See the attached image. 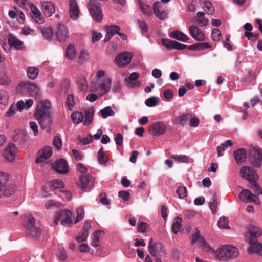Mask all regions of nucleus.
<instances>
[{
    "instance_id": "nucleus-62",
    "label": "nucleus",
    "mask_w": 262,
    "mask_h": 262,
    "mask_svg": "<svg viewBox=\"0 0 262 262\" xmlns=\"http://www.w3.org/2000/svg\"><path fill=\"white\" fill-rule=\"evenodd\" d=\"M54 146L57 149H60L62 146L61 139L58 136H55L53 140Z\"/></svg>"
},
{
    "instance_id": "nucleus-16",
    "label": "nucleus",
    "mask_w": 262,
    "mask_h": 262,
    "mask_svg": "<svg viewBox=\"0 0 262 262\" xmlns=\"http://www.w3.org/2000/svg\"><path fill=\"white\" fill-rule=\"evenodd\" d=\"M41 10L43 14L47 17L51 16L55 11L54 4L49 1H40Z\"/></svg>"
},
{
    "instance_id": "nucleus-5",
    "label": "nucleus",
    "mask_w": 262,
    "mask_h": 262,
    "mask_svg": "<svg viewBox=\"0 0 262 262\" xmlns=\"http://www.w3.org/2000/svg\"><path fill=\"white\" fill-rule=\"evenodd\" d=\"M88 7L91 16L95 20L100 21L102 20L101 6L97 0H90Z\"/></svg>"
},
{
    "instance_id": "nucleus-45",
    "label": "nucleus",
    "mask_w": 262,
    "mask_h": 262,
    "mask_svg": "<svg viewBox=\"0 0 262 262\" xmlns=\"http://www.w3.org/2000/svg\"><path fill=\"white\" fill-rule=\"evenodd\" d=\"M211 47V45L207 42L199 43L191 46V49L193 50H203Z\"/></svg>"
},
{
    "instance_id": "nucleus-19",
    "label": "nucleus",
    "mask_w": 262,
    "mask_h": 262,
    "mask_svg": "<svg viewBox=\"0 0 262 262\" xmlns=\"http://www.w3.org/2000/svg\"><path fill=\"white\" fill-rule=\"evenodd\" d=\"M53 154L52 148L50 146H46L42 148L39 152L38 157L36 160L37 163L43 162L49 159Z\"/></svg>"
},
{
    "instance_id": "nucleus-39",
    "label": "nucleus",
    "mask_w": 262,
    "mask_h": 262,
    "mask_svg": "<svg viewBox=\"0 0 262 262\" xmlns=\"http://www.w3.org/2000/svg\"><path fill=\"white\" fill-rule=\"evenodd\" d=\"M97 160L99 163L101 165L105 164L108 162V158L105 156L103 147H101L98 151Z\"/></svg>"
},
{
    "instance_id": "nucleus-56",
    "label": "nucleus",
    "mask_w": 262,
    "mask_h": 262,
    "mask_svg": "<svg viewBox=\"0 0 262 262\" xmlns=\"http://www.w3.org/2000/svg\"><path fill=\"white\" fill-rule=\"evenodd\" d=\"M16 106L13 103L12 104L8 110L5 113V116L7 117H10L14 115L16 112Z\"/></svg>"
},
{
    "instance_id": "nucleus-63",
    "label": "nucleus",
    "mask_w": 262,
    "mask_h": 262,
    "mask_svg": "<svg viewBox=\"0 0 262 262\" xmlns=\"http://www.w3.org/2000/svg\"><path fill=\"white\" fill-rule=\"evenodd\" d=\"M119 196L124 201H127L130 198V194L128 192L125 191H121L118 193Z\"/></svg>"
},
{
    "instance_id": "nucleus-25",
    "label": "nucleus",
    "mask_w": 262,
    "mask_h": 262,
    "mask_svg": "<svg viewBox=\"0 0 262 262\" xmlns=\"http://www.w3.org/2000/svg\"><path fill=\"white\" fill-rule=\"evenodd\" d=\"M247 234L249 235V240L255 239V241L262 235V230L258 226L251 225L250 226Z\"/></svg>"
},
{
    "instance_id": "nucleus-9",
    "label": "nucleus",
    "mask_w": 262,
    "mask_h": 262,
    "mask_svg": "<svg viewBox=\"0 0 262 262\" xmlns=\"http://www.w3.org/2000/svg\"><path fill=\"white\" fill-rule=\"evenodd\" d=\"M249 161L254 166L260 167L262 163V151L260 149L253 148L249 152Z\"/></svg>"
},
{
    "instance_id": "nucleus-18",
    "label": "nucleus",
    "mask_w": 262,
    "mask_h": 262,
    "mask_svg": "<svg viewBox=\"0 0 262 262\" xmlns=\"http://www.w3.org/2000/svg\"><path fill=\"white\" fill-rule=\"evenodd\" d=\"M16 153V147L14 144L10 143L7 146L4 151L5 159L9 162L14 160Z\"/></svg>"
},
{
    "instance_id": "nucleus-33",
    "label": "nucleus",
    "mask_w": 262,
    "mask_h": 262,
    "mask_svg": "<svg viewBox=\"0 0 262 262\" xmlns=\"http://www.w3.org/2000/svg\"><path fill=\"white\" fill-rule=\"evenodd\" d=\"M89 184V179L87 175H83L80 177L79 181L77 183V186L81 190L85 191Z\"/></svg>"
},
{
    "instance_id": "nucleus-60",
    "label": "nucleus",
    "mask_w": 262,
    "mask_h": 262,
    "mask_svg": "<svg viewBox=\"0 0 262 262\" xmlns=\"http://www.w3.org/2000/svg\"><path fill=\"white\" fill-rule=\"evenodd\" d=\"M88 236L89 233H87L85 232H82L81 235H78L76 237V239L78 243H81L82 242L86 241Z\"/></svg>"
},
{
    "instance_id": "nucleus-29",
    "label": "nucleus",
    "mask_w": 262,
    "mask_h": 262,
    "mask_svg": "<svg viewBox=\"0 0 262 262\" xmlns=\"http://www.w3.org/2000/svg\"><path fill=\"white\" fill-rule=\"evenodd\" d=\"M169 36L171 38L175 39L182 42H187L188 40L189 39L188 36L178 31L171 32L169 34Z\"/></svg>"
},
{
    "instance_id": "nucleus-38",
    "label": "nucleus",
    "mask_w": 262,
    "mask_h": 262,
    "mask_svg": "<svg viewBox=\"0 0 262 262\" xmlns=\"http://www.w3.org/2000/svg\"><path fill=\"white\" fill-rule=\"evenodd\" d=\"M73 122L74 124H79L83 120V115L81 112H74L71 116Z\"/></svg>"
},
{
    "instance_id": "nucleus-23",
    "label": "nucleus",
    "mask_w": 262,
    "mask_h": 262,
    "mask_svg": "<svg viewBox=\"0 0 262 262\" xmlns=\"http://www.w3.org/2000/svg\"><path fill=\"white\" fill-rule=\"evenodd\" d=\"M189 33L191 36L197 41H203L205 39L204 33L196 26L189 27Z\"/></svg>"
},
{
    "instance_id": "nucleus-49",
    "label": "nucleus",
    "mask_w": 262,
    "mask_h": 262,
    "mask_svg": "<svg viewBox=\"0 0 262 262\" xmlns=\"http://www.w3.org/2000/svg\"><path fill=\"white\" fill-rule=\"evenodd\" d=\"M50 186L53 189H60L63 187V183L59 179H55L51 182Z\"/></svg>"
},
{
    "instance_id": "nucleus-52",
    "label": "nucleus",
    "mask_w": 262,
    "mask_h": 262,
    "mask_svg": "<svg viewBox=\"0 0 262 262\" xmlns=\"http://www.w3.org/2000/svg\"><path fill=\"white\" fill-rule=\"evenodd\" d=\"M222 36L221 31L217 28L213 29L212 32V38L215 41H219L220 40Z\"/></svg>"
},
{
    "instance_id": "nucleus-30",
    "label": "nucleus",
    "mask_w": 262,
    "mask_h": 262,
    "mask_svg": "<svg viewBox=\"0 0 262 262\" xmlns=\"http://www.w3.org/2000/svg\"><path fill=\"white\" fill-rule=\"evenodd\" d=\"M138 5L142 13L146 16H150L152 14V10L146 3L141 0H137Z\"/></svg>"
},
{
    "instance_id": "nucleus-17",
    "label": "nucleus",
    "mask_w": 262,
    "mask_h": 262,
    "mask_svg": "<svg viewBox=\"0 0 262 262\" xmlns=\"http://www.w3.org/2000/svg\"><path fill=\"white\" fill-rule=\"evenodd\" d=\"M239 199L244 202L258 203V199L255 194L247 189H243L239 194Z\"/></svg>"
},
{
    "instance_id": "nucleus-11",
    "label": "nucleus",
    "mask_w": 262,
    "mask_h": 262,
    "mask_svg": "<svg viewBox=\"0 0 262 262\" xmlns=\"http://www.w3.org/2000/svg\"><path fill=\"white\" fill-rule=\"evenodd\" d=\"M154 13L156 17L161 20L166 18L168 14L166 6L160 1L156 2L153 5Z\"/></svg>"
},
{
    "instance_id": "nucleus-59",
    "label": "nucleus",
    "mask_w": 262,
    "mask_h": 262,
    "mask_svg": "<svg viewBox=\"0 0 262 262\" xmlns=\"http://www.w3.org/2000/svg\"><path fill=\"white\" fill-rule=\"evenodd\" d=\"M189 116V114H183L179 116L178 118L179 123L182 125L185 124V123H186Z\"/></svg>"
},
{
    "instance_id": "nucleus-2",
    "label": "nucleus",
    "mask_w": 262,
    "mask_h": 262,
    "mask_svg": "<svg viewBox=\"0 0 262 262\" xmlns=\"http://www.w3.org/2000/svg\"><path fill=\"white\" fill-rule=\"evenodd\" d=\"M238 255V250L235 247L230 245H224L219 249L216 257L219 259L227 260L234 258Z\"/></svg>"
},
{
    "instance_id": "nucleus-8",
    "label": "nucleus",
    "mask_w": 262,
    "mask_h": 262,
    "mask_svg": "<svg viewBox=\"0 0 262 262\" xmlns=\"http://www.w3.org/2000/svg\"><path fill=\"white\" fill-rule=\"evenodd\" d=\"M20 86H23V89L27 91L30 96L36 98H40L42 92L38 85L34 83L24 82L20 84Z\"/></svg>"
},
{
    "instance_id": "nucleus-61",
    "label": "nucleus",
    "mask_w": 262,
    "mask_h": 262,
    "mask_svg": "<svg viewBox=\"0 0 262 262\" xmlns=\"http://www.w3.org/2000/svg\"><path fill=\"white\" fill-rule=\"evenodd\" d=\"M148 227L147 223L145 222H141L138 226V230L142 233L146 232V229Z\"/></svg>"
},
{
    "instance_id": "nucleus-20",
    "label": "nucleus",
    "mask_w": 262,
    "mask_h": 262,
    "mask_svg": "<svg viewBox=\"0 0 262 262\" xmlns=\"http://www.w3.org/2000/svg\"><path fill=\"white\" fill-rule=\"evenodd\" d=\"M8 179L6 174L0 172V198L8 196L11 192L7 189L6 182Z\"/></svg>"
},
{
    "instance_id": "nucleus-6",
    "label": "nucleus",
    "mask_w": 262,
    "mask_h": 262,
    "mask_svg": "<svg viewBox=\"0 0 262 262\" xmlns=\"http://www.w3.org/2000/svg\"><path fill=\"white\" fill-rule=\"evenodd\" d=\"M35 219L32 216L27 218V223L26 225L27 234L34 238H38L41 235L40 228L35 225Z\"/></svg>"
},
{
    "instance_id": "nucleus-41",
    "label": "nucleus",
    "mask_w": 262,
    "mask_h": 262,
    "mask_svg": "<svg viewBox=\"0 0 262 262\" xmlns=\"http://www.w3.org/2000/svg\"><path fill=\"white\" fill-rule=\"evenodd\" d=\"M170 158L176 161H178L180 163H188L189 161V158L187 156L185 155H171Z\"/></svg>"
},
{
    "instance_id": "nucleus-35",
    "label": "nucleus",
    "mask_w": 262,
    "mask_h": 262,
    "mask_svg": "<svg viewBox=\"0 0 262 262\" xmlns=\"http://www.w3.org/2000/svg\"><path fill=\"white\" fill-rule=\"evenodd\" d=\"M90 55L88 52L85 50H82L79 54L77 62L79 64H83L88 61Z\"/></svg>"
},
{
    "instance_id": "nucleus-24",
    "label": "nucleus",
    "mask_w": 262,
    "mask_h": 262,
    "mask_svg": "<svg viewBox=\"0 0 262 262\" xmlns=\"http://www.w3.org/2000/svg\"><path fill=\"white\" fill-rule=\"evenodd\" d=\"M140 77L139 73L133 72L130 74L128 79H125L126 85L129 88L139 87L141 83L139 81L133 82V81L136 80Z\"/></svg>"
},
{
    "instance_id": "nucleus-7",
    "label": "nucleus",
    "mask_w": 262,
    "mask_h": 262,
    "mask_svg": "<svg viewBox=\"0 0 262 262\" xmlns=\"http://www.w3.org/2000/svg\"><path fill=\"white\" fill-rule=\"evenodd\" d=\"M111 79L109 77H105L102 80L97 81V83L92 84V89L101 94L106 93L111 88Z\"/></svg>"
},
{
    "instance_id": "nucleus-58",
    "label": "nucleus",
    "mask_w": 262,
    "mask_h": 262,
    "mask_svg": "<svg viewBox=\"0 0 262 262\" xmlns=\"http://www.w3.org/2000/svg\"><path fill=\"white\" fill-rule=\"evenodd\" d=\"M163 95L165 99L171 100L173 96V92L170 89H167L164 91Z\"/></svg>"
},
{
    "instance_id": "nucleus-4",
    "label": "nucleus",
    "mask_w": 262,
    "mask_h": 262,
    "mask_svg": "<svg viewBox=\"0 0 262 262\" xmlns=\"http://www.w3.org/2000/svg\"><path fill=\"white\" fill-rule=\"evenodd\" d=\"M74 215L70 211L63 210L59 211L55 215L53 222L55 225H57L58 221L60 220L61 224L66 226L70 225L72 223V219Z\"/></svg>"
},
{
    "instance_id": "nucleus-50",
    "label": "nucleus",
    "mask_w": 262,
    "mask_h": 262,
    "mask_svg": "<svg viewBox=\"0 0 262 262\" xmlns=\"http://www.w3.org/2000/svg\"><path fill=\"white\" fill-rule=\"evenodd\" d=\"M158 98L154 96L150 97L145 101V104L148 107H154L158 104Z\"/></svg>"
},
{
    "instance_id": "nucleus-42",
    "label": "nucleus",
    "mask_w": 262,
    "mask_h": 262,
    "mask_svg": "<svg viewBox=\"0 0 262 262\" xmlns=\"http://www.w3.org/2000/svg\"><path fill=\"white\" fill-rule=\"evenodd\" d=\"M100 114L103 118H106L108 116H113L115 113L111 107L107 106L100 111Z\"/></svg>"
},
{
    "instance_id": "nucleus-15",
    "label": "nucleus",
    "mask_w": 262,
    "mask_h": 262,
    "mask_svg": "<svg viewBox=\"0 0 262 262\" xmlns=\"http://www.w3.org/2000/svg\"><path fill=\"white\" fill-rule=\"evenodd\" d=\"M56 36L59 42H65L69 37L68 28L63 24H59L57 29Z\"/></svg>"
},
{
    "instance_id": "nucleus-14",
    "label": "nucleus",
    "mask_w": 262,
    "mask_h": 262,
    "mask_svg": "<svg viewBox=\"0 0 262 262\" xmlns=\"http://www.w3.org/2000/svg\"><path fill=\"white\" fill-rule=\"evenodd\" d=\"M68 6L70 18L74 21L76 20L78 18L80 13V9L76 0H69Z\"/></svg>"
},
{
    "instance_id": "nucleus-26",
    "label": "nucleus",
    "mask_w": 262,
    "mask_h": 262,
    "mask_svg": "<svg viewBox=\"0 0 262 262\" xmlns=\"http://www.w3.org/2000/svg\"><path fill=\"white\" fill-rule=\"evenodd\" d=\"M120 30V27L117 25H111L106 26L105 27V31L106 32V34L104 41H108L113 37V35L117 34L118 31Z\"/></svg>"
},
{
    "instance_id": "nucleus-47",
    "label": "nucleus",
    "mask_w": 262,
    "mask_h": 262,
    "mask_svg": "<svg viewBox=\"0 0 262 262\" xmlns=\"http://www.w3.org/2000/svg\"><path fill=\"white\" fill-rule=\"evenodd\" d=\"M176 192L180 199H184L187 196V188L185 186H180L177 188Z\"/></svg>"
},
{
    "instance_id": "nucleus-37",
    "label": "nucleus",
    "mask_w": 262,
    "mask_h": 262,
    "mask_svg": "<svg viewBox=\"0 0 262 262\" xmlns=\"http://www.w3.org/2000/svg\"><path fill=\"white\" fill-rule=\"evenodd\" d=\"M93 120V112L91 110L85 111V116L83 120V123L84 125L90 124Z\"/></svg>"
},
{
    "instance_id": "nucleus-3",
    "label": "nucleus",
    "mask_w": 262,
    "mask_h": 262,
    "mask_svg": "<svg viewBox=\"0 0 262 262\" xmlns=\"http://www.w3.org/2000/svg\"><path fill=\"white\" fill-rule=\"evenodd\" d=\"M148 249L150 254L155 257L156 262H161L160 256L166 254L164 247L161 244H153L152 238L150 239Z\"/></svg>"
},
{
    "instance_id": "nucleus-57",
    "label": "nucleus",
    "mask_w": 262,
    "mask_h": 262,
    "mask_svg": "<svg viewBox=\"0 0 262 262\" xmlns=\"http://www.w3.org/2000/svg\"><path fill=\"white\" fill-rule=\"evenodd\" d=\"M164 46L168 49H172L173 40H171L167 38H163L161 40Z\"/></svg>"
},
{
    "instance_id": "nucleus-31",
    "label": "nucleus",
    "mask_w": 262,
    "mask_h": 262,
    "mask_svg": "<svg viewBox=\"0 0 262 262\" xmlns=\"http://www.w3.org/2000/svg\"><path fill=\"white\" fill-rule=\"evenodd\" d=\"M40 31L43 37L47 40L51 41L53 36V32L50 26H43L40 27Z\"/></svg>"
},
{
    "instance_id": "nucleus-53",
    "label": "nucleus",
    "mask_w": 262,
    "mask_h": 262,
    "mask_svg": "<svg viewBox=\"0 0 262 262\" xmlns=\"http://www.w3.org/2000/svg\"><path fill=\"white\" fill-rule=\"evenodd\" d=\"M217 204L216 198L215 195L214 194L209 202V207L213 213H215L216 211Z\"/></svg>"
},
{
    "instance_id": "nucleus-40",
    "label": "nucleus",
    "mask_w": 262,
    "mask_h": 262,
    "mask_svg": "<svg viewBox=\"0 0 262 262\" xmlns=\"http://www.w3.org/2000/svg\"><path fill=\"white\" fill-rule=\"evenodd\" d=\"M199 244L202 250L206 252H212L215 253V251L206 243L204 238L199 239Z\"/></svg>"
},
{
    "instance_id": "nucleus-27",
    "label": "nucleus",
    "mask_w": 262,
    "mask_h": 262,
    "mask_svg": "<svg viewBox=\"0 0 262 262\" xmlns=\"http://www.w3.org/2000/svg\"><path fill=\"white\" fill-rule=\"evenodd\" d=\"M247 152L244 148H239L234 152V157L238 164L244 162L247 158Z\"/></svg>"
},
{
    "instance_id": "nucleus-51",
    "label": "nucleus",
    "mask_w": 262,
    "mask_h": 262,
    "mask_svg": "<svg viewBox=\"0 0 262 262\" xmlns=\"http://www.w3.org/2000/svg\"><path fill=\"white\" fill-rule=\"evenodd\" d=\"M11 82V79L7 75H3L0 77V85L2 86H8Z\"/></svg>"
},
{
    "instance_id": "nucleus-55",
    "label": "nucleus",
    "mask_w": 262,
    "mask_h": 262,
    "mask_svg": "<svg viewBox=\"0 0 262 262\" xmlns=\"http://www.w3.org/2000/svg\"><path fill=\"white\" fill-rule=\"evenodd\" d=\"M76 212H77V218L75 222V223H76L77 222L82 220L83 219L84 215V210L81 207H78L77 208Z\"/></svg>"
},
{
    "instance_id": "nucleus-34",
    "label": "nucleus",
    "mask_w": 262,
    "mask_h": 262,
    "mask_svg": "<svg viewBox=\"0 0 262 262\" xmlns=\"http://www.w3.org/2000/svg\"><path fill=\"white\" fill-rule=\"evenodd\" d=\"M77 83L78 89L80 90V91L82 92L86 91L88 86V83L84 76H80L79 77Z\"/></svg>"
},
{
    "instance_id": "nucleus-1",
    "label": "nucleus",
    "mask_w": 262,
    "mask_h": 262,
    "mask_svg": "<svg viewBox=\"0 0 262 262\" xmlns=\"http://www.w3.org/2000/svg\"><path fill=\"white\" fill-rule=\"evenodd\" d=\"M51 104L48 100H42L38 102L37 108L34 114V117L38 121L42 127L43 121L49 119L51 116Z\"/></svg>"
},
{
    "instance_id": "nucleus-32",
    "label": "nucleus",
    "mask_w": 262,
    "mask_h": 262,
    "mask_svg": "<svg viewBox=\"0 0 262 262\" xmlns=\"http://www.w3.org/2000/svg\"><path fill=\"white\" fill-rule=\"evenodd\" d=\"M104 234L102 230L96 231L93 234L92 246L98 247L99 245V239Z\"/></svg>"
},
{
    "instance_id": "nucleus-44",
    "label": "nucleus",
    "mask_w": 262,
    "mask_h": 262,
    "mask_svg": "<svg viewBox=\"0 0 262 262\" xmlns=\"http://www.w3.org/2000/svg\"><path fill=\"white\" fill-rule=\"evenodd\" d=\"M76 54V51L75 47L71 45H69L67 49V57L68 58L71 59L75 57Z\"/></svg>"
},
{
    "instance_id": "nucleus-12",
    "label": "nucleus",
    "mask_w": 262,
    "mask_h": 262,
    "mask_svg": "<svg viewBox=\"0 0 262 262\" xmlns=\"http://www.w3.org/2000/svg\"><path fill=\"white\" fill-rule=\"evenodd\" d=\"M133 57L131 52H124L119 54L115 58L114 61L119 67L126 66L130 63Z\"/></svg>"
},
{
    "instance_id": "nucleus-48",
    "label": "nucleus",
    "mask_w": 262,
    "mask_h": 262,
    "mask_svg": "<svg viewBox=\"0 0 262 262\" xmlns=\"http://www.w3.org/2000/svg\"><path fill=\"white\" fill-rule=\"evenodd\" d=\"M204 11L209 15H212L214 12L213 5L210 2H206L203 6Z\"/></svg>"
},
{
    "instance_id": "nucleus-64",
    "label": "nucleus",
    "mask_w": 262,
    "mask_h": 262,
    "mask_svg": "<svg viewBox=\"0 0 262 262\" xmlns=\"http://www.w3.org/2000/svg\"><path fill=\"white\" fill-rule=\"evenodd\" d=\"M101 38V34L100 33L93 31L92 32V41L95 43L99 41Z\"/></svg>"
},
{
    "instance_id": "nucleus-28",
    "label": "nucleus",
    "mask_w": 262,
    "mask_h": 262,
    "mask_svg": "<svg viewBox=\"0 0 262 262\" xmlns=\"http://www.w3.org/2000/svg\"><path fill=\"white\" fill-rule=\"evenodd\" d=\"M249 247L248 249V251L249 253H258L260 252L262 250V246L260 243L257 242V239L249 241Z\"/></svg>"
},
{
    "instance_id": "nucleus-10",
    "label": "nucleus",
    "mask_w": 262,
    "mask_h": 262,
    "mask_svg": "<svg viewBox=\"0 0 262 262\" xmlns=\"http://www.w3.org/2000/svg\"><path fill=\"white\" fill-rule=\"evenodd\" d=\"M167 129V126L164 123L157 121L149 127V133L152 136H160L163 135Z\"/></svg>"
},
{
    "instance_id": "nucleus-13",
    "label": "nucleus",
    "mask_w": 262,
    "mask_h": 262,
    "mask_svg": "<svg viewBox=\"0 0 262 262\" xmlns=\"http://www.w3.org/2000/svg\"><path fill=\"white\" fill-rule=\"evenodd\" d=\"M242 178L249 181L251 183L255 182L258 176L254 170L249 166H242L240 170Z\"/></svg>"
},
{
    "instance_id": "nucleus-43",
    "label": "nucleus",
    "mask_w": 262,
    "mask_h": 262,
    "mask_svg": "<svg viewBox=\"0 0 262 262\" xmlns=\"http://www.w3.org/2000/svg\"><path fill=\"white\" fill-rule=\"evenodd\" d=\"M182 220L180 217L175 219L172 226V229L174 234H177L182 226Z\"/></svg>"
},
{
    "instance_id": "nucleus-21",
    "label": "nucleus",
    "mask_w": 262,
    "mask_h": 262,
    "mask_svg": "<svg viewBox=\"0 0 262 262\" xmlns=\"http://www.w3.org/2000/svg\"><path fill=\"white\" fill-rule=\"evenodd\" d=\"M8 42L11 47L14 48L17 50H24L25 47L23 42L16 38L12 34H9L8 37Z\"/></svg>"
},
{
    "instance_id": "nucleus-22",
    "label": "nucleus",
    "mask_w": 262,
    "mask_h": 262,
    "mask_svg": "<svg viewBox=\"0 0 262 262\" xmlns=\"http://www.w3.org/2000/svg\"><path fill=\"white\" fill-rule=\"evenodd\" d=\"M53 169L58 173L65 174L68 172V166L65 160L60 159L53 165Z\"/></svg>"
},
{
    "instance_id": "nucleus-36",
    "label": "nucleus",
    "mask_w": 262,
    "mask_h": 262,
    "mask_svg": "<svg viewBox=\"0 0 262 262\" xmlns=\"http://www.w3.org/2000/svg\"><path fill=\"white\" fill-rule=\"evenodd\" d=\"M39 73V70L35 67H29L27 69L28 77L31 79L36 78Z\"/></svg>"
},
{
    "instance_id": "nucleus-54",
    "label": "nucleus",
    "mask_w": 262,
    "mask_h": 262,
    "mask_svg": "<svg viewBox=\"0 0 262 262\" xmlns=\"http://www.w3.org/2000/svg\"><path fill=\"white\" fill-rule=\"evenodd\" d=\"M67 105L70 110H72L75 104L74 96L72 94H68L67 96Z\"/></svg>"
},
{
    "instance_id": "nucleus-46",
    "label": "nucleus",
    "mask_w": 262,
    "mask_h": 262,
    "mask_svg": "<svg viewBox=\"0 0 262 262\" xmlns=\"http://www.w3.org/2000/svg\"><path fill=\"white\" fill-rule=\"evenodd\" d=\"M228 222V219L227 217L222 216L219 219L217 225L220 228L227 229L229 228Z\"/></svg>"
}]
</instances>
